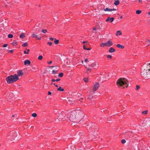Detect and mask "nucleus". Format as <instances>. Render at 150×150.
I'll return each mask as SVG.
<instances>
[{
  "label": "nucleus",
  "instance_id": "1",
  "mask_svg": "<svg viewBox=\"0 0 150 150\" xmlns=\"http://www.w3.org/2000/svg\"><path fill=\"white\" fill-rule=\"evenodd\" d=\"M67 112L69 120L74 122H76L79 119L81 120L84 115L83 112L80 110L73 111L69 112L67 111Z\"/></svg>",
  "mask_w": 150,
  "mask_h": 150
},
{
  "label": "nucleus",
  "instance_id": "2",
  "mask_svg": "<svg viewBox=\"0 0 150 150\" xmlns=\"http://www.w3.org/2000/svg\"><path fill=\"white\" fill-rule=\"evenodd\" d=\"M147 64L146 66H144L142 69L141 72L142 76L146 79L150 78V73Z\"/></svg>",
  "mask_w": 150,
  "mask_h": 150
},
{
  "label": "nucleus",
  "instance_id": "3",
  "mask_svg": "<svg viewBox=\"0 0 150 150\" xmlns=\"http://www.w3.org/2000/svg\"><path fill=\"white\" fill-rule=\"evenodd\" d=\"M19 79L18 75L15 74L13 75L8 76L6 79V80L8 83H12L16 82Z\"/></svg>",
  "mask_w": 150,
  "mask_h": 150
},
{
  "label": "nucleus",
  "instance_id": "4",
  "mask_svg": "<svg viewBox=\"0 0 150 150\" xmlns=\"http://www.w3.org/2000/svg\"><path fill=\"white\" fill-rule=\"evenodd\" d=\"M128 81L125 78H120L117 81L116 83L118 87L122 86L125 84L127 85L126 86L127 87L128 86Z\"/></svg>",
  "mask_w": 150,
  "mask_h": 150
},
{
  "label": "nucleus",
  "instance_id": "5",
  "mask_svg": "<svg viewBox=\"0 0 150 150\" xmlns=\"http://www.w3.org/2000/svg\"><path fill=\"white\" fill-rule=\"evenodd\" d=\"M67 112H62L61 113L58 114L57 115V118L55 120L56 122H59L64 120H66V118H68V117H66L67 115Z\"/></svg>",
  "mask_w": 150,
  "mask_h": 150
},
{
  "label": "nucleus",
  "instance_id": "6",
  "mask_svg": "<svg viewBox=\"0 0 150 150\" xmlns=\"http://www.w3.org/2000/svg\"><path fill=\"white\" fill-rule=\"evenodd\" d=\"M13 132H11L10 134L8 135V136L7 137V139H8V141L9 142L11 141V139H13V137L14 136V135L13 134ZM16 134L14 135V136H15Z\"/></svg>",
  "mask_w": 150,
  "mask_h": 150
},
{
  "label": "nucleus",
  "instance_id": "7",
  "mask_svg": "<svg viewBox=\"0 0 150 150\" xmlns=\"http://www.w3.org/2000/svg\"><path fill=\"white\" fill-rule=\"evenodd\" d=\"M99 87V83H97L94 85L93 91L94 92L96 91Z\"/></svg>",
  "mask_w": 150,
  "mask_h": 150
},
{
  "label": "nucleus",
  "instance_id": "8",
  "mask_svg": "<svg viewBox=\"0 0 150 150\" xmlns=\"http://www.w3.org/2000/svg\"><path fill=\"white\" fill-rule=\"evenodd\" d=\"M105 47H110L113 45L112 42L111 40H108L107 42H105Z\"/></svg>",
  "mask_w": 150,
  "mask_h": 150
},
{
  "label": "nucleus",
  "instance_id": "9",
  "mask_svg": "<svg viewBox=\"0 0 150 150\" xmlns=\"http://www.w3.org/2000/svg\"><path fill=\"white\" fill-rule=\"evenodd\" d=\"M132 134L130 132L127 133L125 134V137L128 138L129 137H131Z\"/></svg>",
  "mask_w": 150,
  "mask_h": 150
},
{
  "label": "nucleus",
  "instance_id": "10",
  "mask_svg": "<svg viewBox=\"0 0 150 150\" xmlns=\"http://www.w3.org/2000/svg\"><path fill=\"white\" fill-rule=\"evenodd\" d=\"M114 18L113 17L110 18V17H108L106 20V22H107L109 21L110 22H112L114 20Z\"/></svg>",
  "mask_w": 150,
  "mask_h": 150
},
{
  "label": "nucleus",
  "instance_id": "11",
  "mask_svg": "<svg viewBox=\"0 0 150 150\" xmlns=\"http://www.w3.org/2000/svg\"><path fill=\"white\" fill-rule=\"evenodd\" d=\"M32 36L33 37L35 38H36L38 40H40L41 39V38L38 37V35H36V34L33 33Z\"/></svg>",
  "mask_w": 150,
  "mask_h": 150
},
{
  "label": "nucleus",
  "instance_id": "12",
  "mask_svg": "<svg viewBox=\"0 0 150 150\" xmlns=\"http://www.w3.org/2000/svg\"><path fill=\"white\" fill-rule=\"evenodd\" d=\"M18 76H22L23 75V73L21 70H20L17 72Z\"/></svg>",
  "mask_w": 150,
  "mask_h": 150
},
{
  "label": "nucleus",
  "instance_id": "13",
  "mask_svg": "<svg viewBox=\"0 0 150 150\" xmlns=\"http://www.w3.org/2000/svg\"><path fill=\"white\" fill-rule=\"evenodd\" d=\"M30 62L28 60H26L24 62V64L25 65L27 64L30 65Z\"/></svg>",
  "mask_w": 150,
  "mask_h": 150
},
{
  "label": "nucleus",
  "instance_id": "14",
  "mask_svg": "<svg viewBox=\"0 0 150 150\" xmlns=\"http://www.w3.org/2000/svg\"><path fill=\"white\" fill-rule=\"evenodd\" d=\"M115 50L112 47H110L109 50V52L110 53H112L115 51Z\"/></svg>",
  "mask_w": 150,
  "mask_h": 150
},
{
  "label": "nucleus",
  "instance_id": "15",
  "mask_svg": "<svg viewBox=\"0 0 150 150\" xmlns=\"http://www.w3.org/2000/svg\"><path fill=\"white\" fill-rule=\"evenodd\" d=\"M117 47L120 48H121L122 49H123L124 48V46L123 45H122L120 44H118L117 45Z\"/></svg>",
  "mask_w": 150,
  "mask_h": 150
},
{
  "label": "nucleus",
  "instance_id": "16",
  "mask_svg": "<svg viewBox=\"0 0 150 150\" xmlns=\"http://www.w3.org/2000/svg\"><path fill=\"white\" fill-rule=\"evenodd\" d=\"M146 125L148 127L150 126V121L148 120L146 122Z\"/></svg>",
  "mask_w": 150,
  "mask_h": 150
},
{
  "label": "nucleus",
  "instance_id": "17",
  "mask_svg": "<svg viewBox=\"0 0 150 150\" xmlns=\"http://www.w3.org/2000/svg\"><path fill=\"white\" fill-rule=\"evenodd\" d=\"M91 66L92 67H94L95 68H96L97 67L96 64L95 62L91 64Z\"/></svg>",
  "mask_w": 150,
  "mask_h": 150
},
{
  "label": "nucleus",
  "instance_id": "18",
  "mask_svg": "<svg viewBox=\"0 0 150 150\" xmlns=\"http://www.w3.org/2000/svg\"><path fill=\"white\" fill-rule=\"evenodd\" d=\"M103 10L105 11H111V10L110 9H109L107 8H105V7H104L103 8Z\"/></svg>",
  "mask_w": 150,
  "mask_h": 150
},
{
  "label": "nucleus",
  "instance_id": "19",
  "mask_svg": "<svg viewBox=\"0 0 150 150\" xmlns=\"http://www.w3.org/2000/svg\"><path fill=\"white\" fill-rule=\"evenodd\" d=\"M85 67L87 69V72L88 73V71L90 72L91 71L92 69L90 68H89V67H88L87 66H85Z\"/></svg>",
  "mask_w": 150,
  "mask_h": 150
},
{
  "label": "nucleus",
  "instance_id": "20",
  "mask_svg": "<svg viewBox=\"0 0 150 150\" xmlns=\"http://www.w3.org/2000/svg\"><path fill=\"white\" fill-rule=\"evenodd\" d=\"M57 91H64V89L62 88L61 87H60L57 89Z\"/></svg>",
  "mask_w": 150,
  "mask_h": 150
},
{
  "label": "nucleus",
  "instance_id": "21",
  "mask_svg": "<svg viewBox=\"0 0 150 150\" xmlns=\"http://www.w3.org/2000/svg\"><path fill=\"white\" fill-rule=\"evenodd\" d=\"M119 4V0H115V2H114V4L116 5L117 6Z\"/></svg>",
  "mask_w": 150,
  "mask_h": 150
},
{
  "label": "nucleus",
  "instance_id": "22",
  "mask_svg": "<svg viewBox=\"0 0 150 150\" xmlns=\"http://www.w3.org/2000/svg\"><path fill=\"white\" fill-rule=\"evenodd\" d=\"M22 46L24 47H26L28 46V44L27 42L24 43L22 45Z\"/></svg>",
  "mask_w": 150,
  "mask_h": 150
},
{
  "label": "nucleus",
  "instance_id": "23",
  "mask_svg": "<svg viewBox=\"0 0 150 150\" xmlns=\"http://www.w3.org/2000/svg\"><path fill=\"white\" fill-rule=\"evenodd\" d=\"M119 34L120 35L122 34V33H121V31L120 30H118L117 31V33L116 34V35H118Z\"/></svg>",
  "mask_w": 150,
  "mask_h": 150
},
{
  "label": "nucleus",
  "instance_id": "24",
  "mask_svg": "<svg viewBox=\"0 0 150 150\" xmlns=\"http://www.w3.org/2000/svg\"><path fill=\"white\" fill-rule=\"evenodd\" d=\"M142 12V11L140 10H137L136 11V13L137 14H140Z\"/></svg>",
  "mask_w": 150,
  "mask_h": 150
},
{
  "label": "nucleus",
  "instance_id": "25",
  "mask_svg": "<svg viewBox=\"0 0 150 150\" xmlns=\"http://www.w3.org/2000/svg\"><path fill=\"white\" fill-rule=\"evenodd\" d=\"M25 37V35L23 33H22L21 35H20V37L21 38H23Z\"/></svg>",
  "mask_w": 150,
  "mask_h": 150
},
{
  "label": "nucleus",
  "instance_id": "26",
  "mask_svg": "<svg viewBox=\"0 0 150 150\" xmlns=\"http://www.w3.org/2000/svg\"><path fill=\"white\" fill-rule=\"evenodd\" d=\"M12 44L14 46H16L17 45L16 42L15 41H13V42L12 43Z\"/></svg>",
  "mask_w": 150,
  "mask_h": 150
},
{
  "label": "nucleus",
  "instance_id": "27",
  "mask_svg": "<svg viewBox=\"0 0 150 150\" xmlns=\"http://www.w3.org/2000/svg\"><path fill=\"white\" fill-rule=\"evenodd\" d=\"M55 40L54 41V42L55 44H57L59 43V40H56V39H54Z\"/></svg>",
  "mask_w": 150,
  "mask_h": 150
},
{
  "label": "nucleus",
  "instance_id": "28",
  "mask_svg": "<svg viewBox=\"0 0 150 150\" xmlns=\"http://www.w3.org/2000/svg\"><path fill=\"white\" fill-rule=\"evenodd\" d=\"M147 112H148V111L147 110H146L142 112V114H144V115H146L147 114Z\"/></svg>",
  "mask_w": 150,
  "mask_h": 150
},
{
  "label": "nucleus",
  "instance_id": "29",
  "mask_svg": "<svg viewBox=\"0 0 150 150\" xmlns=\"http://www.w3.org/2000/svg\"><path fill=\"white\" fill-rule=\"evenodd\" d=\"M63 76V73H60L58 75V76L60 77H62Z\"/></svg>",
  "mask_w": 150,
  "mask_h": 150
},
{
  "label": "nucleus",
  "instance_id": "30",
  "mask_svg": "<svg viewBox=\"0 0 150 150\" xmlns=\"http://www.w3.org/2000/svg\"><path fill=\"white\" fill-rule=\"evenodd\" d=\"M32 115L33 117H36L37 116V114L36 113H33L32 114Z\"/></svg>",
  "mask_w": 150,
  "mask_h": 150
},
{
  "label": "nucleus",
  "instance_id": "31",
  "mask_svg": "<svg viewBox=\"0 0 150 150\" xmlns=\"http://www.w3.org/2000/svg\"><path fill=\"white\" fill-rule=\"evenodd\" d=\"M8 37L9 38H11L13 37V35L11 34H9L8 35Z\"/></svg>",
  "mask_w": 150,
  "mask_h": 150
},
{
  "label": "nucleus",
  "instance_id": "32",
  "mask_svg": "<svg viewBox=\"0 0 150 150\" xmlns=\"http://www.w3.org/2000/svg\"><path fill=\"white\" fill-rule=\"evenodd\" d=\"M27 52H26L25 51H24V53L25 54H28L29 53V52L30 51L29 49H27Z\"/></svg>",
  "mask_w": 150,
  "mask_h": 150
},
{
  "label": "nucleus",
  "instance_id": "33",
  "mask_svg": "<svg viewBox=\"0 0 150 150\" xmlns=\"http://www.w3.org/2000/svg\"><path fill=\"white\" fill-rule=\"evenodd\" d=\"M41 31L43 33L45 34V33H46V32L47 31V30L46 29H45V30L42 29V30Z\"/></svg>",
  "mask_w": 150,
  "mask_h": 150
},
{
  "label": "nucleus",
  "instance_id": "34",
  "mask_svg": "<svg viewBox=\"0 0 150 150\" xmlns=\"http://www.w3.org/2000/svg\"><path fill=\"white\" fill-rule=\"evenodd\" d=\"M101 47H105V43H102L100 45Z\"/></svg>",
  "mask_w": 150,
  "mask_h": 150
},
{
  "label": "nucleus",
  "instance_id": "35",
  "mask_svg": "<svg viewBox=\"0 0 150 150\" xmlns=\"http://www.w3.org/2000/svg\"><path fill=\"white\" fill-rule=\"evenodd\" d=\"M134 69H131L129 70V72L130 73H131L132 72V73H133L134 72Z\"/></svg>",
  "mask_w": 150,
  "mask_h": 150
},
{
  "label": "nucleus",
  "instance_id": "36",
  "mask_svg": "<svg viewBox=\"0 0 150 150\" xmlns=\"http://www.w3.org/2000/svg\"><path fill=\"white\" fill-rule=\"evenodd\" d=\"M43 58V57L42 55H40L39 56L38 58V59L39 60H42Z\"/></svg>",
  "mask_w": 150,
  "mask_h": 150
},
{
  "label": "nucleus",
  "instance_id": "37",
  "mask_svg": "<svg viewBox=\"0 0 150 150\" xmlns=\"http://www.w3.org/2000/svg\"><path fill=\"white\" fill-rule=\"evenodd\" d=\"M57 70H53L52 71V73L53 74H56L57 71Z\"/></svg>",
  "mask_w": 150,
  "mask_h": 150
},
{
  "label": "nucleus",
  "instance_id": "38",
  "mask_svg": "<svg viewBox=\"0 0 150 150\" xmlns=\"http://www.w3.org/2000/svg\"><path fill=\"white\" fill-rule=\"evenodd\" d=\"M88 78H85L84 79V81L86 83L88 82Z\"/></svg>",
  "mask_w": 150,
  "mask_h": 150
},
{
  "label": "nucleus",
  "instance_id": "39",
  "mask_svg": "<svg viewBox=\"0 0 150 150\" xmlns=\"http://www.w3.org/2000/svg\"><path fill=\"white\" fill-rule=\"evenodd\" d=\"M121 142L122 144H124L126 142V141L124 139H122L121 140Z\"/></svg>",
  "mask_w": 150,
  "mask_h": 150
},
{
  "label": "nucleus",
  "instance_id": "40",
  "mask_svg": "<svg viewBox=\"0 0 150 150\" xmlns=\"http://www.w3.org/2000/svg\"><path fill=\"white\" fill-rule=\"evenodd\" d=\"M140 88V86L139 85H137L136 86V89L137 90H138Z\"/></svg>",
  "mask_w": 150,
  "mask_h": 150
},
{
  "label": "nucleus",
  "instance_id": "41",
  "mask_svg": "<svg viewBox=\"0 0 150 150\" xmlns=\"http://www.w3.org/2000/svg\"><path fill=\"white\" fill-rule=\"evenodd\" d=\"M112 56L111 55H107V57L108 58H110V59H111L112 58Z\"/></svg>",
  "mask_w": 150,
  "mask_h": 150
},
{
  "label": "nucleus",
  "instance_id": "42",
  "mask_svg": "<svg viewBox=\"0 0 150 150\" xmlns=\"http://www.w3.org/2000/svg\"><path fill=\"white\" fill-rule=\"evenodd\" d=\"M147 64H148L149 69V72L150 73V63H149V64L147 63Z\"/></svg>",
  "mask_w": 150,
  "mask_h": 150
},
{
  "label": "nucleus",
  "instance_id": "43",
  "mask_svg": "<svg viewBox=\"0 0 150 150\" xmlns=\"http://www.w3.org/2000/svg\"><path fill=\"white\" fill-rule=\"evenodd\" d=\"M40 24H36V27H39V28H41V27H40Z\"/></svg>",
  "mask_w": 150,
  "mask_h": 150
},
{
  "label": "nucleus",
  "instance_id": "44",
  "mask_svg": "<svg viewBox=\"0 0 150 150\" xmlns=\"http://www.w3.org/2000/svg\"><path fill=\"white\" fill-rule=\"evenodd\" d=\"M8 45V44H4L3 45V47H6Z\"/></svg>",
  "mask_w": 150,
  "mask_h": 150
},
{
  "label": "nucleus",
  "instance_id": "45",
  "mask_svg": "<svg viewBox=\"0 0 150 150\" xmlns=\"http://www.w3.org/2000/svg\"><path fill=\"white\" fill-rule=\"evenodd\" d=\"M47 44H49L50 46H51L52 44V43L51 42H47Z\"/></svg>",
  "mask_w": 150,
  "mask_h": 150
},
{
  "label": "nucleus",
  "instance_id": "46",
  "mask_svg": "<svg viewBox=\"0 0 150 150\" xmlns=\"http://www.w3.org/2000/svg\"><path fill=\"white\" fill-rule=\"evenodd\" d=\"M56 67V66H50V67H49L50 68V69H52V68H53V67Z\"/></svg>",
  "mask_w": 150,
  "mask_h": 150
},
{
  "label": "nucleus",
  "instance_id": "47",
  "mask_svg": "<svg viewBox=\"0 0 150 150\" xmlns=\"http://www.w3.org/2000/svg\"><path fill=\"white\" fill-rule=\"evenodd\" d=\"M49 39L51 40H53L54 39V38H53L51 37Z\"/></svg>",
  "mask_w": 150,
  "mask_h": 150
},
{
  "label": "nucleus",
  "instance_id": "48",
  "mask_svg": "<svg viewBox=\"0 0 150 150\" xmlns=\"http://www.w3.org/2000/svg\"><path fill=\"white\" fill-rule=\"evenodd\" d=\"M83 49H84V50H86V46H85V45H84L83 46Z\"/></svg>",
  "mask_w": 150,
  "mask_h": 150
},
{
  "label": "nucleus",
  "instance_id": "49",
  "mask_svg": "<svg viewBox=\"0 0 150 150\" xmlns=\"http://www.w3.org/2000/svg\"><path fill=\"white\" fill-rule=\"evenodd\" d=\"M86 66H87L88 67H88L89 68H90V67H91V65L88 64V65Z\"/></svg>",
  "mask_w": 150,
  "mask_h": 150
},
{
  "label": "nucleus",
  "instance_id": "50",
  "mask_svg": "<svg viewBox=\"0 0 150 150\" xmlns=\"http://www.w3.org/2000/svg\"><path fill=\"white\" fill-rule=\"evenodd\" d=\"M111 11H116V9L115 8L112 9H111Z\"/></svg>",
  "mask_w": 150,
  "mask_h": 150
},
{
  "label": "nucleus",
  "instance_id": "51",
  "mask_svg": "<svg viewBox=\"0 0 150 150\" xmlns=\"http://www.w3.org/2000/svg\"><path fill=\"white\" fill-rule=\"evenodd\" d=\"M52 61H50V62H48V63L49 64H50L52 63Z\"/></svg>",
  "mask_w": 150,
  "mask_h": 150
},
{
  "label": "nucleus",
  "instance_id": "52",
  "mask_svg": "<svg viewBox=\"0 0 150 150\" xmlns=\"http://www.w3.org/2000/svg\"><path fill=\"white\" fill-rule=\"evenodd\" d=\"M9 51L11 52V53H13V50H9Z\"/></svg>",
  "mask_w": 150,
  "mask_h": 150
},
{
  "label": "nucleus",
  "instance_id": "53",
  "mask_svg": "<svg viewBox=\"0 0 150 150\" xmlns=\"http://www.w3.org/2000/svg\"><path fill=\"white\" fill-rule=\"evenodd\" d=\"M60 79H57L56 80V81H60Z\"/></svg>",
  "mask_w": 150,
  "mask_h": 150
},
{
  "label": "nucleus",
  "instance_id": "54",
  "mask_svg": "<svg viewBox=\"0 0 150 150\" xmlns=\"http://www.w3.org/2000/svg\"><path fill=\"white\" fill-rule=\"evenodd\" d=\"M48 95H50L51 94V93L49 91L48 93Z\"/></svg>",
  "mask_w": 150,
  "mask_h": 150
},
{
  "label": "nucleus",
  "instance_id": "55",
  "mask_svg": "<svg viewBox=\"0 0 150 150\" xmlns=\"http://www.w3.org/2000/svg\"><path fill=\"white\" fill-rule=\"evenodd\" d=\"M52 82H54V81H56V80H55V79H53L52 80Z\"/></svg>",
  "mask_w": 150,
  "mask_h": 150
},
{
  "label": "nucleus",
  "instance_id": "56",
  "mask_svg": "<svg viewBox=\"0 0 150 150\" xmlns=\"http://www.w3.org/2000/svg\"><path fill=\"white\" fill-rule=\"evenodd\" d=\"M88 59H86L85 60V62H88Z\"/></svg>",
  "mask_w": 150,
  "mask_h": 150
},
{
  "label": "nucleus",
  "instance_id": "57",
  "mask_svg": "<svg viewBox=\"0 0 150 150\" xmlns=\"http://www.w3.org/2000/svg\"><path fill=\"white\" fill-rule=\"evenodd\" d=\"M92 98V97L91 96H89L88 97V98L89 99H91Z\"/></svg>",
  "mask_w": 150,
  "mask_h": 150
},
{
  "label": "nucleus",
  "instance_id": "58",
  "mask_svg": "<svg viewBox=\"0 0 150 150\" xmlns=\"http://www.w3.org/2000/svg\"><path fill=\"white\" fill-rule=\"evenodd\" d=\"M94 127H95V126H94V125H92V128H94Z\"/></svg>",
  "mask_w": 150,
  "mask_h": 150
},
{
  "label": "nucleus",
  "instance_id": "59",
  "mask_svg": "<svg viewBox=\"0 0 150 150\" xmlns=\"http://www.w3.org/2000/svg\"><path fill=\"white\" fill-rule=\"evenodd\" d=\"M91 50V49L90 48H86V50Z\"/></svg>",
  "mask_w": 150,
  "mask_h": 150
},
{
  "label": "nucleus",
  "instance_id": "60",
  "mask_svg": "<svg viewBox=\"0 0 150 150\" xmlns=\"http://www.w3.org/2000/svg\"><path fill=\"white\" fill-rule=\"evenodd\" d=\"M54 85L56 87H58V86L57 85H55V83H54Z\"/></svg>",
  "mask_w": 150,
  "mask_h": 150
},
{
  "label": "nucleus",
  "instance_id": "61",
  "mask_svg": "<svg viewBox=\"0 0 150 150\" xmlns=\"http://www.w3.org/2000/svg\"><path fill=\"white\" fill-rule=\"evenodd\" d=\"M142 0H139V2H141L142 1Z\"/></svg>",
  "mask_w": 150,
  "mask_h": 150
},
{
  "label": "nucleus",
  "instance_id": "62",
  "mask_svg": "<svg viewBox=\"0 0 150 150\" xmlns=\"http://www.w3.org/2000/svg\"><path fill=\"white\" fill-rule=\"evenodd\" d=\"M86 42H86V41H83V44H84L85 43H86Z\"/></svg>",
  "mask_w": 150,
  "mask_h": 150
},
{
  "label": "nucleus",
  "instance_id": "63",
  "mask_svg": "<svg viewBox=\"0 0 150 150\" xmlns=\"http://www.w3.org/2000/svg\"><path fill=\"white\" fill-rule=\"evenodd\" d=\"M148 13L149 15H150V11Z\"/></svg>",
  "mask_w": 150,
  "mask_h": 150
},
{
  "label": "nucleus",
  "instance_id": "64",
  "mask_svg": "<svg viewBox=\"0 0 150 150\" xmlns=\"http://www.w3.org/2000/svg\"><path fill=\"white\" fill-rule=\"evenodd\" d=\"M96 28H94L93 29V30H96Z\"/></svg>",
  "mask_w": 150,
  "mask_h": 150
}]
</instances>
